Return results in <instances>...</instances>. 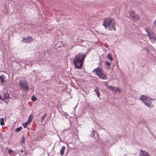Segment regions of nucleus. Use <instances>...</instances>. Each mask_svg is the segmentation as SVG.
<instances>
[{"label": "nucleus", "mask_w": 156, "mask_h": 156, "mask_svg": "<svg viewBox=\"0 0 156 156\" xmlns=\"http://www.w3.org/2000/svg\"><path fill=\"white\" fill-rule=\"evenodd\" d=\"M86 56L83 53L80 52L74 57L73 62L75 68L77 69H81Z\"/></svg>", "instance_id": "1"}, {"label": "nucleus", "mask_w": 156, "mask_h": 156, "mask_svg": "<svg viewBox=\"0 0 156 156\" xmlns=\"http://www.w3.org/2000/svg\"><path fill=\"white\" fill-rule=\"evenodd\" d=\"M116 21L115 20L111 18H107L104 20L103 24L105 29L109 30H116L115 25Z\"/></svg>", "instance_id": "2"}, {"label": "nucleus", "mask_w": 156, "mask_h": 156, "mask_svg": "<svg viewBox=\"0 0 156 156\" xmlns=\"http://www.w3.org/2000/svg\"><path fill=\"white\" fill-rule=\"evenodd\" d=\"M140 100L143 101L146 106L148 107H150V104L151 103L150 98L146 95H142L140 96Z\"/></svg>", "instance_id": "3"}, {"label": "nucleus", "mask_w": 156, "mask_h": 156, "mask_svg": "<svg viewBox=\"0 0 156 156\" xmlns=\"http://www.w3.org/2000/svg\"><path fill=\"white\" fill-rule=\"evenodd\" d=\"M95 71L96 72L97 74L101 79H105L107 78V76L106 75L103 74L102 69L100 68H98L95 69L93 72Z\"/></svg>", "instance_id": "4"}, {"label": "nucleus", "mask_w": 156, "mask_h": 156, "mask_svg": "<svg viewBox=\"0 0 156 156\" xmlns=\"http://www.w3.org/2000/svg\"><path fill=\"white\" fill-rule=\"evenodd\" d=\"M19 84L20 88L24 90H27L29 88L28 83L26 81H20Z\"/></svg>", "instance_id": "5"}, {"label": "nucleus", "mask_w": 156, "mask_h": 156, "mask_svg": "<svg viewBox=\"0 0 156 156\" xmlns=\"http://www.w3.org/2000/svg\"><path fill=\"white\" fill-rule=\"evenodd\" d=\"M145 29L147 33V36L150 39L156 36L154 33L152 31H149L148 28H146Z\"/></svg>", "instance_id": "6"}, {"label": "nucleus", "mask_w": 156, "mask_h": 156, "mask_svg": "<svg viewBox=\"0 0 156 156\" xmlns=\"http://www.w3.org/2000/svg\"><path fill=\"white\" fill-rule=\"evenodd\" d=\"M33 39L32 37L28 36L27 38H23L21 42L23 43H30L33 41Z\"/></svg>", "instance_id": "7"}, {"label": "nucleus", "mask_w": 156, "mask_h": 156, "mask_svg": "<svg viewBox=\"0 0 156 156\" xmlns=\"http://www.w3.org/2000/svg\"><path fill=\"white\" fill-rule=\"evenodd\" d=\"M107 88L108 89H110L111 90L114 91L115 92H121V90L118 87H115L110 86H108Z\"/></svg>", "instance_id": "8"}, {"label": "nucleus", "mask_w": 156, "mask_h": 156, "mask_svg": "<svg viewBox=\"0 0 156 156\" xmlns=\"http://www.w3.org/2000/svg\"><path fill=\"white\" fill-rule=\"evenodd\" d=\"M140 156H151L147 152L142 150H140Z\"/></svg>", "instance_id": "9"}, {"label": "nucleus", "mask_w": 156, "mask_h": 156, "mask_svg": "<svg viewBox=\"0 0 156 156\" xmlns=\"http://www.w3.org/2000/svg\"><path fill=\"white\" fill-rule=\"evenodd\" d=\"M5 77L4 75H2L0 76V81L2 83H4L5 82Z\"/></svg>", "instance_id": "10"}, {"label": "nucleus", "mask_w": 156, "mask_h": 156, "mask_svg": "<svg viewBox=\"0 0 156 156\" xmlns=\"http://www.w3.org/2000/svg\"><path fill=\"white\" fill-rule=\"evenodd\" d=\"M66 149V147L65 146H62V149L60 150L61 155L62 156L64 153V151Z\"/></svg>", "instance_id": "11"}, {"label": "nucleus", "mask_w": 156, "mask_h": 156, "mask_svg": "<svg viewBox=\"0 0 156 156\" xmlns=\"http://www.w3.org/2000/svg\"><path fill=\"white\" fill-rule=\"evenodd\" d=\"M94 91L96 93V94H97V96L98 97H100V93L99 92V89L98 87H96L94 90Z\"/></svg>", "instance_id": "12"}, {"label": "nucleus", "mask_w": 156, "mask_h": 156, "mask_svg": "<svg viewBox=\"0 0 156 156\" xmlns=\"http://www.w3.org/2000/svg\"><path fill=\"white\" fill-rule=\"evenodd\" d=\"M33 118V115L32 114L30 115L29 116L28 119L27 121L29 123H30Z\"/></svg>", "instance_id": "13"}, {"label": "nucleus", "mask_w": 156, "mask_h": 156, "mask_svg": "<svg viewBox=\"0 0 156 156\" xmlns=\"http://www.w3.org/2000/svg\"><path fill=\"white\" fill-rule=\"evenodd\" d=\"M134 20L136 21L139 20L140 17L137 14H136L132 18Z\"/></svg>", "instance_id": "14"}, {"label": "nucleus", "mask_w": 156, "mask_h": 156, "mask_svg": "<svg viewBox=\"0 0 156 156\" xmlns=\"http://www.w3.org/2000/svg\"><path fill=\"white\" fill-rule=\"evenodd\" d=\"M135 12L132 10L130 12V15L132 18L135 15Z\"/></svg>", "instance_id": "15"}, {"label": "nucleus", "mask_w": 156, "mask_h": 156, "mask_svg": "<svg viewBox=\"0 0 156 156\" xmlns=\"http://www.w3.org/2000/svg\"><path fill=\"white\" fill-rule=\"evenodd\" d=\"M4 121V119L3 118H1L0 119V125L2 126H3L5 124Z\"/></svg>", "instance_id": "16"}, {"label": "nucleus", "mask_w": 156, "mask_h": 156, "mask_svg": "<svg viewBox=\"0 0 156 156\" xmlns=\"http://www.w3.org/2000/svg\"><path fill=\"white\" fill-rule=\"evenodd\" d=\"M107 58L112 61L113 60V58L112 57V55L110 54H108L107 55Z\"/></svg>", "instance_id": "17"}, {"label": "nucleus", "mask_w": 156, "mask_h": 156, "mask_svg": "<svg viewBox=\"0 0 156 156\" xmlns=\"http://www.w3.org/2000/svg\"><path fill=\"white\" fill-rule=\"evenodd\" d=\"M150 39L152 43H154L156 42V35L154 37H152Z\"/></svg>", "instance_id": "18"}, {"label": "nucleus", "mask_w": 156, "mask_h": 156, "mask_svg": "<svg viewBox=\"0 0 156 156\" xmlns=\"http://www.w3.org/2000/svg\"><path fill=\"white\" fill-rule=\"evenodd\" d=\"M47 115V113H45L44 115H43L41 116V122H42L43 121L45 118L46 116Z\"/></svg>", "instance_id": "19"}, {"label": "nucleus", "mask_w": 156, "mask_h": 156, "mask_svg": "<svg viewBox=\"0 0 156 156\" xmlns=\"http://www.w3.org/2000/svg\"><path fill=\"white\" fill-rule=\"evenodd\" d=\"M27 121L26 122L24 123L23 124V126L25 128H26L27 126H28V124H30Z\"/></svg>", "instance_id": "20"}, {"label": "nucleus", "mask_w": 156, "mask_h": 156, "mask_svg": "<svg viewBox=\"0 0 156 156\" xmlns=\"http://www.w3.org/2000/svg\"><path fill=\"white\" fill-rule=\"evenodd\" d=\"M22 129V128L21 127H18L16 128L15 129V131L16 132H18L20 131Z\"/></svg>", "instance_id": "21"}, {"label": "nucleus", "mask_w": 156, "mask_h": 156, "mask_svg": "<svg viewBox=\"0 0 156 156\" xmlns=\"http://www.w3.org/2000/svg\"><path fill=\"white\" fill-rule=\"evenodd\" d=\"M12 152V150L11 149H9L8 150V153L11 155V156H15V155L14 154H11V153Z\"/></svg>", "instance_id": "22"}, {"label": "nucleus", "mask_w": 156, "mask_h": 156, "mask_svg": "<svg viewBox=\"0 0 156 156\" xmlns=\"http://www.w3.org/2000/svg\"><path fill=\"white\" fill-rule=\"evenodd\" d=\"M31 99L33 101H35L37 100V98L36 97L33 95L31 97Z\"/></svg>", "instance_id": "23"}, {"label": "nucleus", "mask_w": 156, "mask_h": 156, "mask_svg": "<svg viewBox=\"0 0 156 156\" xmlns=\"http://www.w3.org/2000/svg\"><path fill=\"white\" fill-rule=\"evenodd\" d=\"M9 98H6V99H4L3 100V101H4L6 103H8V102L9 101Z\"/></svg>", "instance_id": "24"}, {"label": "nucleus", "mask_w": 156, "mask_h": 156, "mask_svg": "<svg viewBox=\"0 0 156 156\" xmlns=\"http://www.w3.org/2000/svg\"><path fill=\"white\" fill-rule=\"evenodd\" d=\"M8 95L7 94H4L3 95V97L4 98V99H6L8 98Z\"/></svg>", "instance_id": "25"}, {"label": "nucleus", "mask_w": 156, "mask_h": 156, "mask_svg": "<svg viewBox=\"0 0 156 156\" xmlns=\"http://www.w3.org/2000/svg\"><path fill=\"white\" fill-rule=\"evenodd\" d=\"M156 20H155L154 22L153 25V27L154 28L156 27Z\"/></svg>", "instance_id": "26"}, {"label": "nucleus", "mask_w": 156, "mask_h": 156, "mask_svg": "<svg viewBox=\"0 0 156 156\" xmlns=\"http://www.w3.org/2000/svg\"><path fill=\"white\" fill-rule=\"evenodd\" d=\"M22 139L21 141L22 143H24L25 141V137L24 136H23L22 137Z\"/></svg>", "instance_id": "27"}, {"label": "nucleus", "mask_w": 156, "mask_h": 156, "mask_svg": "<svg viewBox=\"0 0 156 156\" xmlns=\"http://www.w3.org/2000/svg\"><path fill=\"white\" fill-rule=\"evenodd\" d=\"M106 64L107 66H110L111 65L110 63L108 61L106 62Z\"/></svg>", "instance_id": "28"}, {"label": "nucleus", "mask_w": 156, "mask_h": 156, "mask_svg": "<svg viewBox=\"0 0 156 156\" xmlns=\"http://www.w3.org/2000/svg\"><path fill=\"white\" fill-rule=\"evenodd\" d=\"M4 98L3 97V95H0V99L3 101Z\"/></svg>", "instance_id": "29"}, {"label": "nucleus", "mask_w": 156, "mask_h": 156, "mask_svg": "<svg viewBox=\"0 0 156 156\" xmlns=\"http://www.w3.org/2000/svg\"><path fill=\"white\" fill-rule=\"evenodd\" d=\"M21 152H23V150H21Z\"/></svg>", "instance_id": "30"}]
</instances>
